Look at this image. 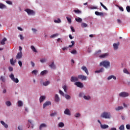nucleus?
<instances>
[{
    "label": "nucleus",
    "mask_w": 130,
    "mask_h": 130,
    "mask_svg": "<svg viewBox=\"0 0 130 130\" xmlns=\"http://www.w3.org/2000/svg\"><path fill=\"white\" fill-rule=\"evenodd\" d=\"M101 67H104L106 69H108L109 67H110V62L107 60L102 61L100 63Z\"/></svg>",
    "instance_id": "nucleus-1"
},
{
    "label": "nucleus",
    "mask_w": 130,
    "mask_h": 130,
    "mask_svg": "<svg viewBox=\"0 0 130 130\" xmlns=\"http://www.w3.org/2000/svg\"><path fill=\"white\" fill-rule=\"evenodd\" d=\"M101 117H103V118L109 119L111 117V115L109 112H105L101 115Z\"/></svg>",
    "instance_id": "nucleus-2"
},
{
    "label": "nucleus",
    "mask_w": 130,
    "mask_h": 130,
    "mask_svg": "<svg viewBox=\"0 0 130 130\" xmlns=\"http://www.w3.org/2000/svg\"><path fill=\"white\" fill-rule=\"evenodd\" d=\"M10 79H11L12 81L14 82L15 83H19V79L18 78H15V76H14V74H11L9 76Z\"/></svg>",
    "instance_id": "nucleus-3"
},
{
    "label": "nucleus",
    "mask_w": 130,
    "mask_h": 130,
    "mask_svg": "<svg viewBox=\"0 0 130 130\" xmlns=\"http://www.w3.org/2000/svg\"><path fill=\"white\" fill-rule=\"evenodd\" d=\"M119 97L125 98L129 96V94L126 92H121L119 94Z\"/></svg>",
    "instance_id": "nucleus-4"
},
{
    "label": "nucleus",
    "mask_w": 130,
    "mask_h": 130,
    "mask_svg": "<svg viewBox=\"0 0 130 130\" xmlns=\"http://www.w3.org/2000/svg\"><path fill=\"white\" fill-rule=\"evenodd\" d=\"M25 11L26 12V13H27L28 15H35V12H34V11L31 9H25Z\"/></svg>",
    "instance_id": "nucleus-5"
},
{
    "label": "nucleus",
    "mask_w": 130,
    "mask_h": 130,
    "mask_svg": "<svg viewBox=\"0 0 130 130\" xmlns=\"http://www.w3.org/2000/svg\"><path fill=\"white\" fill-rule=\"evenodd\" d=\"M78 78L80 79V80H81L82 81H86V80H87V77L83 75H78Z\"/></svg>",
    "instance_id": "nucleus-6"
},
{
    "label": "nucleus",
    "mask_w": 130,
    "mask_h": 130,
    "mask_svg": "<svg viewBox=\"0 0 130 130\" xmlns=\"http://www.w3.org/2000/svg\"><path fill=\"white\" fill-rule=\"evenodd\" d=\"M70 81L72 82V83H75V82H78L79 81V78L76 76H72L71 77Z\"/></svg>",
    "instance_id": "nucleus-7"
},
{
    "label": "nucleus",
    "mask_w": 130,
    "mask_h": 130,
    "mask_svg": "<svg viewBox=\"0 0 130 130\" xmlns=\"http://www.w3.org/2000/svg\"><path fill=\"white\" fill-rule=\"evenodd\" d=\"M75 85H76V86H77L79 88H83L84 87L83 83L79 81L75 82Z\"/></svg>",
    "instance_id": "nucleus-8"
},
{
    "label": "nucleus",
    "mask_w": 130,
    "mask_h": 130,
    "mask_svg": "<svg viewBox=\"0 0 130 130\" xmlns=\"http://www.w3.org/2000/svg\"><path fill=\"white\" fill-rule=\"evenodd\" d=\"M22 56H23V54L22 53V51H20V52L18 53L16 56V59H20L22 58Z\"/></svg>",
    "instance_id": "nucleus-9"
},
{
    "label": "nucleus",
    "mask_w": 130,
    "mask_h": 130,
    "mask_svg": "<svg viewBox=\"0 0 130 130\" xmlns=\"http://www.w3.org/2000/svg\"><path fill=\"white\" fill-rule=\"evenodd\" d=\"M81 70L84 71V72H85V73H86V74L87 75V76H88V75H89V71H88V69H87V67H86V66L82 67H81Z\"/></svg>",
    "instance_id": "nucleus-10"
},
{
    "label": "nucleus",
    "mask_w": 130,
    "mask_h": 130,
    "mask_svg": "<svg viewBox=\"0 0 130 130\" xmlns=\"http://www.w3.org/2000/svg\"><path fill=\"white\" fill-rule=\"evenodd\" d=\"M49 105H51V102L49 101L46 102L44 104H43V108L44 109L45 107L47 106H49Z\"/></svg>",
    "instance_id": "nucleus-11"
},
{
    "label": "nucleus",
    "mask_w": 130,
    "mask_h": 130,
    "mask_svg": "<svg viewBox=\"0 0 130 130\" xmlns=\"http://www.w3.org/2000/svg\"><path fill=\"white\" fill-rule=\"evenodd\" d=\"M119 44H120L119 42L113 44V46L115 50L118 49V46H119Z\"/></svg>",
    "instance_id": "nucleus-12"
},
{
    "label": "nucleus",
    "mask_w": 130,
    "mask_h": 130,
    "mask_svg": "<svg viewBox=\"0 0 130 130\" xmlns=\"http://www.w3.org/2000/svg\"><path fill=\"white\" fill-rule=\"evenodd\" d=\"M109 54L107 53H105V54H103L101 55H100L99 57L100 58H105V57H107L108 56Z\"/></svg>",
    "instance_id": "nucleus-13"
},
{
    "label": "nucleus",
    "mask_w": 130,
    "mask_h": 130,
    "mask_svg": "<svg viewBox=\"0 0 130 130\" xmlns=\"http://www.w3.org/2000/svg\"><path fill=\"white\" fill-rule=\"evenodd\" d=\"M64 113L66 115H71V111L69 109H66L64 111Z\"/></svg>",
    "instance_id": "nucleus-14"
},
{
    "label": "nucleus",
    "mask_w": 130,
    "mask_h": 130,
    "mask_svg": "<svg viewBox=\"0 0 130 130\" xmlns=\"http://www.w3.org/2000/svg\"><path fill=\"white\" fill-rule=\"evenodd\" d=\"M111 79H113V80H116V77L114 75H111L107 78V80L109 81V80H111Z\"/></svg>",
    "instance_id": "nucleus-15"
},
{
    "label": "nucleus",
    "mask_w": 130,
    "mask_h": 130,
    "mask_svg": "<svg viewBox=\"0 0 130 130\" xmlns=\"http://www.w3.org/2000/svg\"><path fill=\"white\" fill-rule=\"evenodd\" d=\"M95 15H96V16H102V17L104 16V14L103 12H99L98 11H95Z\"/></svg>",
    "instance_id": "nucleus-16"
},
{
    "label": "nucleus",
    "mask_w": 130,
    "mask_h": 130,
    "mask_svg": "<svg viewBox=\"0 0 130 130\" xmlns=\"http://www.w3.org/2000/svg\"><path fill=\"white\" fill-rule=\"evenodd\" d=\"M103 72H104V68H102L99 70L95 71V73L99 74L100 73H103Z\"/></svg>",
    "instance_id": "nucleus-17"
},
{
    "label": "nucleus",
    "mask_w": 130,
    "mask_h": 130,
    "mask_svg": "<svg viewBox=\"0 0 130 130\" xmlns=\"http://www.w3.org/2000/svg\"><path fill=\"white\" fill-rule=\"evenodd\" d=\"M49 67H50L51 69H54V70H55V69H56L55 64H54V62H52L51 64L49 65Z\"/></svg>",
    "instance_id": "nucleus-18"
},
{
    "label": "nucleus",
    "mask_w": 130,
    "mask_h": 130,
    "mask_svg": "<svg viewBox=\"0 0 130 130\" xmlns=\"http://www.w3.org/2000/svg\"><path fill=\"white\" fill-rule=\"evenodd\" d=\"M45 98H46V97L44 95L41 96V97L40 98V103H42V102L45 101Z\"/></svg>",
    "instance_id": "nucleus-19"
},
{
    "label": "nucleus",
    "mask_w": 130,
    "mask_h": 130,
    "mask_svg": "<svg viewBox=\"0 0 130 130\" xmlns=\"http://www.w3.org/2000/svg\"><path fill=\"white\" fill-rule=\"evenodd\" d=\"M75 21H76V22H77L78 23H82L83 19H82V18L80 17H77L75 18Z\"/></svg>",
    "instance_id": "nucleus-20"
},
{
    "label": "nucleus",
    "mask_w": 130,
    "mask_h": 130,
    "mask_svg": "<svg viewBox=\"0 0 130 130\" xmlns=\"http://www.w3.org/2000/svg\"><path fill=\"white\" fill-rule=\"evenodd\" d=\"M101 128H103V129H105V128H108L109 126L108 125H106V124H101Z\"/></svg>",
    "instance_id": "nucleus-21"
},
{
    "label": "nucleus",
    "mask_w": 130,
    "mask_h": 130,
    "mask_svg": "<svg viewBox=\"0 0 130 130\" xmlns=\"http://www.w3.org/2000/svg\"><path fill=\"white\" fill-rule=\"evenodd\" d=\"M55 102H59V96L58 94H55Z\"/></svg>",
    "instance_id": "nucleus-22"
},
{
    "label": "nucleus",
    "mask_w": 130,
    "mask_h": 130,
    "mask_svg": "<svg viewBox=\"0 0 130 130\" xmlns=\"http://www.w3.org/2000/svg\"><path fill=\"white\" fill-rule=\"evenodd\" d=\"M1 123L3 125L5 128H8L9 126L7 124V123H5L3 121H1Z\"/></svg>",
    "instance_id": "nucleus-23"
},
{
    "label": "nucleus",
    "mask_w": 130,
    "mask_h": 130,
    "mask_svg": "<svg viewBox=\"0 0 130 130\" xmlns=\"http://www.w3.org/2000/svg\"><path fill=\"white\" fill-rule=\"evenodd\" d=\"M122 109H123V107L122 106H118L115 108L116 111H119V110H122Z\"/></svg>",
    "instance_id": "nucleus-24"
},
{
    "label": "nucleus",
    "mask_w": 130,
    "mask_h": 130,
    "mask_svg": "<svg viewBox=\"0 0 130 130\" xmlns=\"http://www.w3.org/2000/svg\"><path fill=\"white\" fill-rule=\"evenodd\" d=\"M7 41V38H4L1 41V43L2 45H5L6 41Z\"/></svg>",
    "instance_id": "nucleus-25"
},
{
    "label": "nucleus",
    "mask_w": 130,
    "mask_h": 130,
    "mask_svg": "<svg viewBox=\"0 0 130 130\" xmlns=\"http://www.w3.org/2000/svg\"><path fill=\"white\" fill-rule=\"evenodd\" d=\"M58 126L59 127H63V126H64V123L62 122H60L58 123Z\"/></svg>",
    "instance_id": "nucleus-26"
},
{
    "label": "nucleus",
    "mask_w": 130,
    "mask_h": 130,
    "mask_svg": "<svg viewBox=\"0 0 130 130\" xmlns=\"http://www.w3.org/2000/svg\"><path fill=\"white\" fill-rule=\"evenodd\" d=\"M47 125L46 124H44V123H42L41 124L40 126V128L39 129L40 130H41L42 129V127H46Z\"/></svg>",
    "instance_id": "nucleus-27"
},
{
    "label": "nucleus",
    "mask_w": 130,
    "mask_h": 130,
    "mask_svg": "<svg viewBox=\"0 0 130 130\" xmlns=\"http://www.w3.org/2000/svg\"><path fill=\"white\" fill-rule=\"evenodd\" d=\"M30 48L32 50V51H34V52L37 53V50H36V48H35V47H34V46H31Z\"/></svg>",
    "instance_id": "nucleus-28"
},
{
    "label": "nucleus",
    "mask_w": 130,
    "mask_h": 130,
    "mask_svg": "<svg viewBox=\"0 0 130 130\" xmlns=\"http://www.w3.org/2000/svg\"><path fill=\"white\" fill-rule=\"evenodd\" d=\"M123 72L124 74H126L127 75H129V72H128L127 69H126L125 68L123 70Z\"/></svg>",
    "instance_id": "nucleus-29"
},
{
    "label": "nucleus",
    "mask_w": 130,
    "mask_h": 130,
    "mask_svg": "<svg viewBox=\"0 0 130 130\" xmlns=\"http://www.w3.org/2000/svg\"><path fill=\"white\" fill-rule=\"evenodd\" d=\"M48 73L47 70H44L41 72V75L42 76H44V75H46V74Z\"/></svg>",
    "instance_id": "nucleus-30"
},
{
    "label": "nucleus",
    "mask_w": 130,
    "mask_h": 130,
    "mask_svg": "<svg viewBox=\"0 0 130 130\" xmlns=\"http://www.w3.org/2000/svg\"><path fill=\"white\" fill-rule=\"evenodd\" d=\"M18 106L19 107H21V106H23V102L21 101H19L18 102Z\"/></svg>",
    "instance_id": "nucleus-31"
},
{
    "label": "nucleus",
    "mask_w": 130,
    "mask_h": 130,
    "mask_svg": "<svg viewBox=\"0 0 130 130\" xmlns=\"http://www.w3.org/2000/svg\"><path fill=\"white\" fill-rule=\"evenodd\" d=\"M88 24H87L85 23L82 22L81 23V27H82V28H86V27H87Z\"/></svg>",
    "instance_id": "nucleus-32"
},
{
    "label": "nucleus",
    "mask_w": 130,
    "mask_h": 130,
    "mask_svg": "<svg viewBox=\"0 0 130 130\" xmlns=\"http://www.w3.org/2000/svg\"><path fill=\"white\" fill-rule=\"evenodd\" d=\"M49 84H50V82H49V81H47L45 82H43V85L44 86H48V85H49Z\"/></svg>",
    "instance_id": "nucleus-33"
},
{
    "label": "nucleus",
    "mask_w": 130,
    "mask_h": 130,
    "mask_svg": "<svg viewBox=\"0 0 130 130\" xmlns=\"http://www.w3.org/2000/svg\"><path fill=\"white\" fill-rule=\"evenodd\" d=\"M1 81H3V83H5L6 82V78H5V76H1L0 78Z\"/></svg>",
    "instance_id": "nucleus-34"
},
{
    "label": "nucleus",
    "mask_w": 130,
    "mask_h": 130,
    "mask_svg": "<svg viewBox=\"0 0 130 130\" xmlns=\"http://www.w3.org/2000/svg\"><path fill=\"white\" fill-rule=\"evenodd\" d=\"M10 63H11V64H12V66H15V62L14 61L13 58H11L10 59Z\"/></svg>",
    "instance_id": "nucleus-35"
},
{
    "label": "nucleus",
    "mask_w": 130,
    "mask_h": 130,
    "mask_svg": "<svg viewBox=\"0 0 130 130\" xmlns=\"http://www.w3.org/2000/svg\"><path fill=\"white\" fill-rule=\"evenodd\" d=\"M83 98L85 99V100H89V99H91V97H90V96L84 95Z\"/></svg>",
    "instance_id": "nucleus-36"
},
{
    "label": "nucleus",
    "mask_w": 130,
    "mask_h": 130,
    "mask_svg": "<svg viewBox=\"0 0 130 130\" xmlns=\"http://www.w3.org/2000/svg\"><path fill=\"white\" fill-rule=\"evenodd\" d=\"M6 104L7 106H11V105H12V103H11V102H10V101L6 102Z\"/></svg>",
    "instance_id": "nucleus-37"
},
{
    "label": "nucleus",
    "mask_w": 130,
    "mask_h": 130,
    "mask_svg": "<svg viewBox=\"0 0 130 130\" xmlns=\"http://www.w3.org/2000/svg\"><path fill=\"white\" fill-rule=\"evenodd\" d=\"M5 8H6V6H5V5L1 3L0 4V9H5Z\"/></svg>",
    "instance_id": "nucleus-38"
},
{
    "label": "nucleus",
    "mask_w": 130,
    "mask_h": 130,
    "mask_svg": "<svg viewBox=\"0 0 130 130\" xmlns=\"http://www.w3.org/2000/svg\"><path fill=\"white\" fill-rule=\"evenodd\" d=\"M65 98L66 99H67L68 100L71 99V96H70V95L69 94H66L65 95Z\"/></svg>",
    "instance_id": "nucleus-39"
},
{
    "label": "nucleus",
    "mask_w": 130,
    "mask_h": 130,
    "mask_svg": "<svg viewBox=\"0 0 130 130\" xmlns=\"http://www.w3.org/2000/svg\"><path fill=\"white\" fill-rule=\"evenodd\" d=\"M74 12L76 14H81V13H82V12L79 10H74Z\"/></svg>",
    "instance_id": "nucleus-40"
},
{
    "label": "nucleus",
    "mask_w": 130,
    "mask_h": 130,
    "mask_svg": "<svg viewBox=\"0 0 130 130\" xmlns=\"http://www.w3.org/2000/svg\"><path fill=\"white\" fill-rule=\"evenodd\" d=\"M54 22L55 23H60V22H61V21L60 20V19L59 18H58L57 20H54Z\"/></svg>",
    "instance_id": "nucleus-41"
},
{
    "label": "nucleus",
    "mask_w": 130,
    "mask_h": 130,
    "mask_svg": "<svg viewBox=\"0 0 130 130\" xmlns=\"http://www.w3.org/2000/svg\"><path fill=\"white\" fill-rule=\"evenodd\" d=\"M101 6H102V7H103V8H104V9H105V10H106V11H107V10H108L107 9V7H105V6H104V5H103V4H102V3H101Z\"/></svg>",
    "instance_id": "nucleus-42"
},
{
    "label": "nucleus",
    "mask_w": 130,
    "mask_h": 130,
    "mask_svg": "<svg viewBox=\"0 0 130 130\" xmlns=\"http://www.w3.org/2000/svg\"><path fill=\"white\" fill-rule=\"evenodd\" d=\"M32 74H34L35 75H37V73H38V71L37 70H33L32 71Z\"/></svg>",
    "instance_id": "nucleus-43"
},
{
    "label": "nucleus",
    "mask_w": 130,
    "mask_h": 130,
    "mask_svg": "<svg viewBox=\"0 0 130 130\" xmlns=\"http://www.w3.org/2000/svg\"><path fill=\"white\" fill-rule=\"evenodd\" d=\"M56 36H58V34H54L51 36V38H54V37H56Z\"/></svg>",
    "instance_id": "nucleus-44"
},
{
    "label": "nucleus",
    "mask_w": 130,
    "mask_h": 130,
    "mask_svg": "<svg viewBox=\"0 0 130 130\" xmlns=\"http://www.w3.org/2000/svg\"><path fill=\"white\" fill-rule=\"evenodd\" d=\"M126 10L128 13H130V6H127L126 7Z\"/></svg>",
    "instance_id": "nucleus-45"
},
{
    "label": "nucleus",
    "mask_w": 130,
    "mask_h": 130,
    "mask_svg": "<svg viewBox=\"0 0 130 130\" xmlns=\"http://www.w3.org/2000/svg\"><path fill=\"white\" fill-rule=\"evenodd\" d=\"M119 129L120 130H124V125H121V126L119 127Z\"/></svg>",
    "instance_id": "nucleus-46"
},
{
    "label": "nucleus",
    "mask_w": 130,
    "mask_h": 130,
    "mask_svg": "<svg viewBox=\"0 0 130 130\" xmlns=\"http://www.w3.org/2000/svg\"><path fill=\"white\" fill-rule=\"evenodd\" d=\"M67 20L69 22V23H70V24H71V23H72V19H71V18L67 17Z\"/></svg>",
    "instance_id": "nucleus-47"
},
{
    "label": "nucleus",
    "mask_w": 130,
    "mask_h": 130,
    "mask_svg": "<svg viewBox=\"0 0 130 130\" xmlns=\"http://www.w3.org/2000/svg\"><path fill=\"white\" fill-rule=\"evenodd\" d=\"M90 9H91V10H96L98 8L96 6H91L90 7Z\"/></svg>",
    "instance_id": "nucleus-48"
},
{
    "label": "nucleus",
    "mask_w": 130,
    "mask_h": 130,
    "mask_svg": "<svg viewBox=\"0 0 130 130\" xmlns=\"http://www.w3.org/2000/svg\"><path fill=\"white\" fill-rule=\"evenodd\" d=\"M75 117H80V116H81V114L77 113L75 114Z\"/></svg>",
    "instance_id": "nucleus-49"
},
{
    "label": "nucleus",
    "mask_w": 130,
    "mask_h": 130,
    "mask_svg": "<svg viewBox=\"0 0 130 130\" xmlns=\"http://www.w3.org/2000/svg\"><path fill=\"white\" fill-rule=\"evenodd\" d=\"M118 7L119 8V9L120 10V11H121V12H123L124 9L122 7L118 6Z\"/></svg>",
    "instance_id": "nucleus-50"
},
{
    "label": "nucleus",
    "mask_w": 130,
    "mask_h": 130,
    "mask_svg": "<svg viewBox=\"0 0 130 130\" xmlns=\"http://www.w3.org/2000/svg\"><path fill=\"white\" fill-rule=\"evenodd\" d=\"M71 53H72V54H76V53H77V50H73L71 51Z\"/></svg>",
    "instance_id": "nucleus-51"
},
{
    "label": "nucleus",
    "mask_w": 130,
    "mask_h": 130,
    "mask_svg": "<svg viewBox=\"0 0 130 130\" xmlns=\"http://www.w3.org/2000/svg\"><path fill=\"white\" fill-rule=\"evenodd\" d=\"M41 62H42V63H43L44 62H45L46 61V59H42L40 60Z\"/></svg>",
    "instance_id": "nucleus-52"
},
{
    "label": "nucleus",
    "mask_w": 130,
    "mask_h": 130,
    "mask_svg": "<svg viewBox=\"0 0 130 130\" xmlns=\"http://www.w3.org/2000/svg\"><path fill=\"white\" fill-rule=\"evenodd\" d=\"M13 70H14V69H13V67H9V72H13Z\"/></svg>",
    "instance_id": "nucleus-53"
},
{
    "label": "nucleus",
    "mask_w": 130,
    "mask_h": 130,
    "mask_svg": "<svg viewBox=\"0 0 130 130\" xmlns=\"http://www.w3.org/2000/svg\"><path fill=\"white\" fill-rule=\"evenodd\" d=\"M59 94H60V95H61L62 96H64V93H63V92H62V91L59 90Z\"/></svg>",
    "instance_id": "nucleus-54"
},
{
    "label": "nucleus",
    "mask_w": 130,
    "mask_h": 130,
    "mask_svg": "<svg viewBox=\"0 0 130 130\" xmlns=\"http://www.w3.org/2000/svg\"><path fill=\"white\" fill-rule=\"evenodd\" d=\"M57 113L56 112H55L54 113H52L50 114V116H54V115H56Z\"/></svg>",
    "instance_id": "nucleus-55"
},
{
    "label": "nucleus",
    "mask_w": 130,
    "mask_h": 130,
    "mask_svg": "<svg viewBox=\"0 0 130 130\" xmlns=\"http://www.w3.org/2000/svg\"><path fill=\"white\" fill-rule=\"evenodd\" d=\"M18 64L20 68H22V61H19Z\"/></svg>",
    "instance_id": "nucleus-56"
},
{
    "label": "nucleus",
    "mask_w": 130,
    "mask_h": 130,
    "mask_svg": "<svg viewBox=\"0 0 130 130\" xmlns=\"http://www.w3.org/2000/svg\"><path fill=\"white\" fill-rule=\"evenodd\" d=\"M31 30L34 32V33H36L37 32V29L35 28H32Z\"/></svg>",
    "instance_id": "nucleus-57"
},
{
    "label": "nucleus",
    "mask_w": 130,
    "mask_h": 130,
    "mask_svg": "<svg viewBox=\"0 0 130 130\" xmlns=\"http://www.w3.org/2000/svg\"><path fill=\"white\" fill-rule=\"evenodd\" d=\"M63 89L64 92H67V86H66V85L63 86Z\"/></svg>",
    "instance_id": "nucleus-58"
},
{
    "label": "nucleus",
    "mask_w": 130,
    "mask_h": 130,
    "mask_svg": "<svg viewBox=\"0 0 130 130\" xmlns=\"http://www.w3.org/2000/svg\"><path fill=\"white\" fill-rule=\"evenodd\" d=\"M7 4H8V5H12V2L10 1H6Z\"/></svg>",
    "instance_id": "nucleus-59"
},
{
    "label": "nucleus",
    "mask_w": 130,
    "mask_h": 130,
    "mask_svg": "<svg viewBox=\"0 0 130 130\" xmlns=\"http://www.w3.org/2000/svg\"><path fill=\"white\" fill-rule=\"evenodd\" d=\"M126 128H127V129H130V125L129 124H127L126 125Z\"/></svg>",
    "instance_id": "nucleus-60"
},
{
    "label": "nucleus",
    "mask_w": 130,
    "mask_h": 130,
    "mask_svg": "<svg viewBox=\"0 0 130 130\" xmlns=\"http://www.w3.org/2000/svg\"><path fill=\"white\" fill-rule=\"evenodd\" d=\"M19 37H20L21 40H23L24 39V37H23V36H22V35H20Z\"/></svg>",
    "instance_id": "nucleus-61"
},
{
    "label": "nucleus",
    "mask_w": 130,
    "mask_h": 130,
    "mask_svg": "<svg viewBox=\"0 0 130 130\" xmlns=\"http://www.w3.org/2000/svg\"><path fill=\"white\" fill-rule=\"evenodd\" d=\"M28 122H29V123L31 124V127H33V125L32 124V121H31V120H28Z\"/></svg>",
    "instance_id": "nucleus-62"
},
{
    "label": "nucleus",
    "mask_w": 130,
    "mask_h": 130,
    "mask_svg": "<svg viewBox=\"0 0 130 130\" xmlns=\"http://www.w3.org/2000/svg\"><path fill=\"white\" fill-rule=\"evenodd\" d=\"M69 38L71 40L74 39V37H72V35H69Z\"/></svg>",
    "instance_id": "nucleus-63"
},
{
    "label": "nucleus",
    "mask_w": 130,
    "mask_h": 130,
    "mask_svg": "<svg viewBox=\"0 0 130 130\" xmlns=\"http://www.w3.org/2000/svg\"><path fill=\"white\" fill-rule=\"evenodd\" d=\"M18 129L19 130H22V126H19L18 127Z\"/></svg>",
    "instance_id": "nucleus-64"
}]
</instances>
